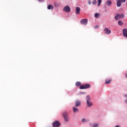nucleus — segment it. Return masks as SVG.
Instances as JSON below:
<instances>
[{
    "label": "nucleus",
    "mask_w": 127,
    "mask_h": 127,
    "mask_svg": "<svg viewBox=\"0 0 127 127\" xmlns=\"http://www.w3.org/2000/svg\"><path fill=\"white\" fill-rule=\"evenodd\" d=\"M123 33L124 36H125V37L127 38V29H124L123 30Z\"/></svg>",
    "instance_id": "9d476101"
},
{
    "label": "nucleus",
    "mask_w": 127,
    "mask_h": 127,
    "mask_svg": "<svg viewBox=\"0 0 127 127\" xmlns=\"http://www.w3.org/2000/svg\"><path fill=\"white\" fill-rule=\"evenodd\" d=\"M106 4L108 5V6H111L112 4V1L111 0H107L106 1Z\"/></svg>",
    "instance_id": "4468645a"
},
{
    "label": "nucleus",
    "mask_w": 127,
    "mask_h": 127,
    "mask_svg": "<svg viewBox=\"0 0 127 127\" xmlns=\"http://www.w3.org/2000/svg\"><path fill=\"white\" fill-rule=\"evenodd\" d=\"M55 6H59V4L58 3L55 4Z\"/></svg>",
    "instance_id": "393cba45"
},
{
    "label": "nucleus",
    "mask_w": 127,
    "mask_h": 127,
    "mask_svg": "<svg viewBox=\"0 0 127 127\" xmlns=\"http://www.w3.org/2000/svg\"><path fill=\"white\" fill-rule=\"evenodd\" d=\"M99 15H100V14L99 13H95V18H98L99 17Z\"/></svg>",
    "instance_id": "6ab92c4d"
},
{
    "label": "nucleus",
    "mask_w": 127,
    "mask_h": 127,
    "mask_svg": "<svg viewBox=\"0 0 127 127\" xmlns=\"http://www.w3.org/2000/svg\"><path fill=\"white\" fill-rule=\"evenodd\" d=\"M96 3V0H94L92 2L93 4H95Z\"/></svg>",
    "instance_id": "5701e85b"
},
{
    "label": "nucleus",
    "mask_w": 127,
    "mask_h": 127,
    "mask_svg": "<svg viewBox=\"0 0 127 127\" xmlns=\"http://www.w3.org/2000/svg\"><path fill=\"white\" fill-rule=\"evenodd\" d=\"M111 81H112V79H106L105 80V84H106V85L108 84H110V83H111Z\"/></svg>",
    "instance_id": "2eb2a0df"
},
{
    "label": "nucleus",
    "mask_w": 127,
    "mask_h": 127,
    "mask_svg": "<svg viewBox=\"0 0 127 127\" xmlns=\"http://www.w3.org/2000/svg\"><path fill=\"white\" fill-rule=\"evenodd\" d=\"M64 11H65V12H69L70 10H71V9L69 7V6H65L64 9Z\"/></svg>",
    "instance_id": "0eeeda50"
},
{
    "label": "nucleus",
    "mask_w": 127,
    "mask_h": 127,
    "mask_svg": "<svg viewBox=\"0 0 127 127\" xmlns=\"http://www.w3.org/2000/svg\"><path fill=\"white\" fill-rule=\"evenodd\" d=\"M125 103H126V104H127V99H126V100H125Z\"/></svg>",
    "instance_id": "cd10ccee"
},
{
    "label": "nucleus",
    "mask_w": 127,
    "mask_h": 127,
    "mask_svg": "<svg viewBox=\"0 0 127 127\" xmlns=\"http://www.w3.org/2000/svg\"><path fill=\"white\" fill-rule=\"evenodd\" d=\"M75 85L77 87H79V86H81V82L77 81L75 83Z\"/></svg>",
    "instance_id": "f3484780"
},
{
    "label": "nucleus",
    "mask_w": 127,
    "mask_h": 127,
    "mask_svg": "<svg viewBox=\"0 0 127 127\" xmlns=\"http://www.w3.org/2000/svg\"><path fill=\"white\" fill-rule=\"evenodd\" d=\"M121 1L122 2H126V0H122Z\"/></svg>",
    "instance_id": "a878e982"
},
{
    "label": "nucleus",
    "mask_w": 127,
    "mask_h": 127,
    "mask_svg": "<svg viewBox=\"0 0 127 127\" xmlns=\"http://www.w3.org/2000/svg\"><path fill=\"white\" fill-rule=\"evenodd\" d=\"M63 116L65 122H69V118L68 117V113L66 112H64L63 113Z\"/></svg>",
    "instance_id": "7ed1b4c3"
},
{
    "label": "nucleus",
    "mask_w": 127,
    "mask_h": 127,
    "mask_svg": "<svg viewBox=\"0 0 127 127\" xmlns=\"http://www.w3.org/2000/svg\"><path fill=\"white\" fill-rule=\"evenodd\" d=\"M72 110L73 111V113H78V112H79V109H78V108L75 107H72Z\"/></svg>",
    "instance_id": "f8f14e48"
},
{
    "label": "nucleus",
    "mask_w": 127,
    "mask_h": 127,
    "mask_svg": "<svg viewBox=\"0 0 127 127\" xmlns=\"http://www.w3.org/2000/svg\"><path fill=\"white\" fill-rule=\"evenodd\" d=\"M88 4H91V0H89L88 1Z\"/></svg>",
    "instance_id": "b1692460"
},
{
    "label": "nucleus",
    "mask_w": 127,
    "mask_h": 127,
    "mask_svg": "<svg viewBox=\"0 0 127 127\" xmlns=\"http://www.w3.org/2000/svg\"><path fill=\"white\" fill-rule=\"evenodd\" d=\"M53 127H60V123L59 121H55L53 124Z\"/></svg>",
    "instance_id": "423d86ee"
},
{
    "label": "nucleus",
    "mask_w": 127,
    "mask_h": 127,
    "mask_svg": "<svg viewBox=\"0 0 127 127\" xmlns=\"http://www.w3.org/2000/svg\"><path fill=\"white\" fill-rule=\"evenodd\" d=\"M99 125L98 124H94L93 125V127H98Z\"/></svg>",
    "instance_id": "4be33fe9"
},
{
    "label": "nucleus",
    "mask_w": 127,
    "mask_h": 127,
    "mask_svg": "<svg viewBox=\"0 0 127 127\" xmlns=\"http://www.w3.org/2000/svg\"><path fill=\"white\" fill-rule=\"evenodd\" d=\"M75 107H80L81 106V101L77 100L75 102Z\"/></svg>",
    "instance_id": "9b49d317"
},
{
    "label": "nucleus",
    "mask_w": 127,
    "mask_h": 127,
    "mask_svg": "<svg viewBox=\"0 0 127 127\" xmlns=\"http://www.w3.org/2000/svg\"><path fill=\"white\" fill-rule=\"evenodd\" d=\"M117 5L118 7H120V6L122 5V1H121V0H118L117 2Z\"/></svg>",
    "instance_id": "ddd939ff"
},
{
    "label": "nucleus",
    "mask_w": 127,
    "mask_h": 127,
    "mask_svg": "<svg viewBox=\"0 0 127 127\" xmlns=\"http://www.w3.org/2000/svg\"><path fill=\"white\" fill-rule=\"evenodd\" d=\"M81 24H83L84 25H87L88 24V19H82L80 20Z\"/></svg>",
    "instance_id": "39448f33"
},
{
    "label": "nucleus",
    "mask_w": 127,
    "mask_h": 127,
    "mask_svg": "<svg viewBox=\"0 0 127 127\" xmlns=\"http://www.w3.org/2000/svg\"><path fill=\"white\" fill-rule=\"evenodd\" d=\"M124 17L125 15H124V14H121V15L117 14V15L115 17V19L116 20H119L120 18H124Z\"/></svg>",
    "instance_id": "20e7f679"
},
{
    "label": "nucleus",
    "mask_w": 127,
    "mask_h": 127,
    "mask_svg": "<svg viewBox=\"0 0 127 127\" xmlns=\"http://www.w3.org/2000/svg\"><path fill=\"white\" fill-rule=\"evenodd\" d=\"M54 6L53 5L50 4L48 6V9H53Z\"/></svg>",
    "instance_id": "dca6fc26"
},
{
    "label": "nucleus",
    "mask_w": 127,
    "mask_h": 127,
    "mask_svg": "<svg viewBox=\"0 0 127 127\" xmlns=\"http://www.w3.org/2000/svg\"><path fill=\"white\" fill-rule=\"evenodd\" d=\"M118 24H119V25L122 26V25H123V24H124V23H123V21H119Z\"/></svg>",
    "instance_id": "a211bd4d"
},
{
    "label": "nucleus",
    "mask_w": 127,
    "mask_h": 127,
    "mask_svg": "<svg viewBox=\"0 0 127 127\" xmlns=\"http://www.w3.org/2000/svg\"><path fill=\"white\" fill-rule=\"evenodd\" d=\"M40 0V1H41V0Z\"/></svg>",
    "instance_id": "7c9ffc66"
},
{
    "label": "nucleus",
    "mask_w": 127,
    "mask_h": 127,
    "mask_svg": "<svg viewBox=\"0 0 127 127\" xmlns=\"http://www.w3.org/2000/svg\"><path fill=\"white\" fill-rule=\"evenodd\" d=\"M90 87H91V85L89 84H85L81 85L79 87V89H80L81 90H84L85 89H89V88H90Z\"/></svg>",
    "instance_id": "f03ea898"
},
{
    "label": "nucleus",
    "mask_w": 127,
    "mask_h": 127,
    "mask_svg": "<svg viewBox=\"0 0 127 127\" xmlns=\"http://www.w3.org/2000/svg\"><path fill=\"white\" fill-rule=\"evenodd\" d=\"M90 101H91V98H90V96L87 95L86 96V103H87V106L92 107V106H93V103H92V102Z\"/></svg>",
    "instance_id": "f257e3e1"
},
{
    "label": "nucleus",
    "mask_w": 127,
    "mask_h": 127,
    "mask_svg": "<svg viewBox=\"0 0 127 127\" xmlns=\"http://www.w3.org/2000/svg\"><path fill=\"white\" fill-rule=\"evenodd\" d=\"M115 127H120L119 126H116Z\"/></svg>",
    "instance_id": "c756f323"
},
{
    "label": "nucleus",
    "mask_w": 127,
    "mask_h": 127,
    "mask_svg": "<svg viewBox=\"0 0 127 127\" xmlns=\"http://www.w3.org/2000/svg\"><path fill=\"white\" fill-rule=\"evenodd\" d=\"M81 122L82 123H86L87 122V120H86V119L83 118L81 120Z\"/></svg>",
    "instance_id": "412c9836"
},
{
    "label": "nucleus",
    "mask_w": 127,
    "mask_h": 127,
    "mask_svg": "<svg viewBox=\"0 0 127 127\" xmlns=\"http://www.w3.org/2000/svg\"><path fill=\"white\" fill-rule=\"evenodd\" d=\"M95 28H99V25H97L95 27Z\"/></svg>",
    "instance_id": "bb28decb"
},
{
    "label": "nucleus",
    "mask_w": 127,
    "mask_h": 127,
    "mask_svg": "<svg viewBox=\"0 0 127 127\" xmlns=\"http://www.w3.org/2000/svg\"><path fill=\"white\" fill-rule=\"evenodd\" d=\"M125 97H126V98H127V94L125 95Z\"/></svg>",
    "instance_id": "c85d7f7f"
},
{
    "label": "nucleus",
    "mask_w": 127,
    "mask_h": 127,
    "mask_svg": "<svg viewBox=\"0 0 127 127\" xmlns=\"http://www.w3.org/2000/svg\"><path fill=\"white\" fill-rule=\"evenodd\" d=\"M75 13L76 14H80V11L81 10V8L79 7H75Z\"/></svg>",
    "instance_id": "1a4fd4ad"
},
{
    "label": "nucleus",
    "mask_w": 127,
    "mask_h": 127,
    "mask_svg": "<svg viewBox=\"0 0 127 127\" xmlns=\"http://www.w3.org/2000/svg\"><path fill=\"white\" fill-rule=\"evenodd\" d=\"M98 6H100V5L101 4V2H102V0H98Z\"/></svg>",
    "instance_id": "aec40b11"
},
{
    "label": "nucleus",
    "mask_w": 127,
    "mask_h": 127,
    "mask_svg": "<svg viewBox=\"0 0 127 127\" xmlns=\"http://www.w3.org/2000/svg\"><path fill=\"white\" fill-rule=\"evenodd\" d=\"M104 32H105V34H107L108 35H109V34H111V33L112 32L111 31V30H109V28H106L104 29Z\"/></svg>",
    "instance_id": "6e6552de"
}]
</instances>
